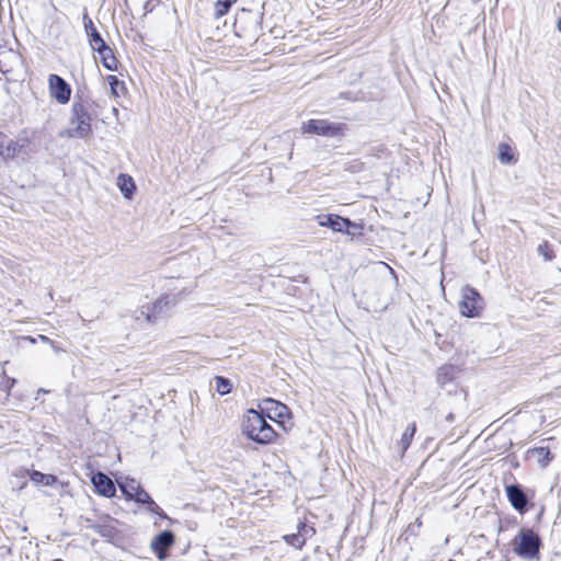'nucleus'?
Here are the masks:
<instances>
[{
	"instance_id": "obj_11",
	"label": "nucleus",
	"mask_w": 561,
	"mask_h": 561,
	"mask_svg": "<svg viewBox=\"0 0 561 561\" xmlns=\"http://www.w3.org/2000/svg\"><path fill=\"white\" fill-rule=\"evenodd\" d=\"M82 21H83V27H84L85 34L89 39V45L92 48V50L99 46L103 47L105 41L102 38L101 34L98 32L92 19L88 15L87 12L83 13Z\"/></svg>"
},
{
	"instance_id": "obj_6",
	"label": "nucleus",
	"mask_w": 561,
	"mask_h": 561,
	"mask_svg": "<svg viewBox=\"0 0 561 561\" xmlns=\"http://www.w3.org/2000/svg\"><path fill=\"white\" fill-rule=\"evenodd\" d=\"M264 407L262 408V413H266V416L277 423L282 424L285 420L290 419V410L284 403L276 401L274 399H265L263 400Z\"/></svg>"
},
{
	"instance_id": "obj_26",
	"label": "nucleus",
	"mask_w": 561,
	"mask_h": 561,
	"mask_svg": "<svg viewBox=\"0 0 561 561\" xmlns=\"http://www.w3.org/2000/svg\"><path fill=\"white\" fill-rule=\"evenodd\" d=\"M363 226L356 222H353L348 219V225L344 229V233L351 237H358L362 234Z\"/></svg>"
},
{
	"instance_id": "obj_9",
	"label": "nucleus",
	"mask_w": 561,
	"mask_h": 561,
	"mask_svg": "<svg viewBox=\"0 0 561 561\" xmlns=\"http://www.w3.org/2000/svg\"><path fill=\"white\" fill-rule=\"evenodd\" d=\"M314 528L306 525L305 523H299L297 526V533L291 535L284 536V540L290 546L301 549L305 545L306 540L309 537L314 535Z\"/></svg>"
},
{
	"instance_id": "obj_27",
	"label": "nucleus",
	"mask_w": 561,
	"mask_h": 561,
	"mask_svg": "<svg viewBox=\"0 0 561 561\" xmlns=\"http://www.w3.org/2000/svg\"><path fill=\"white\" fill-rule=\"evenodd\" d=\"M538 253L542 255L546 261H551L554 257L553 251L551 250L548 242L539 244Z\"/></svg>"
},
{
	"instance_id": "obj_34",
	"label": "nucleus",
	"mask_w": 561,
	"mask_h": 561,
	"mask_svg": "<svg viewBox=\"0 0 561 561\" xmlns=\"http://www.w3.org/2000/svg\"><path fill=\"white\" fill-rule=\"evenodd\" d=\"M47 392H48L47 390H45L44 388H41V389H38L37 394L47 393Z\"/></svg>"
},
{
	"instance_id": "obj_22",
	"label": "nucleus",
	"mask_w": 561,
	"mask_h": 561,
	"mask_svg": "<svg viewBox=\"0 0 561 561\" xmlns=\"http://www.w3.org/2000/svg\"><path fill=\"white\" fill-rule=\"evenodd\" d=\"M215 383L217 392L221 396L230 393L232 389L230 380L221 376L215 377Z\"/></svg>"
},
{
	"instance_id": "obj_12",
	"label": "nucleus",
	"mask_w": 561,
	"mask_h": 561,
	"mask_svg": "<svg viewBox=\"0 0 561 561\" xmlns=\"http://www.w3.org/2000/svg\"><path fill=\"white\" fill-rule=\"evenodd\" d=\"M318 224L321 227H329L333 231L344 232L345 227L348 225V219L337 215H323L318 217Z\"/></svg>"
},
{
	"instance_id": "obj_31",
	"label": "nucleus",
	"mask_w": 561,
	"mask_h": 561,
	"mask_svg": "<svg viewBox=\"0 0 561 561\" xmlns=\"http://www.w3.org/2000/svg\"><path fill=\"white\" fill-rule=\"evenodd\" d=\"M449 367H442L438 370L437 379L439 382L444 383L446 380L450 379L449 377Z\"/></svg>"
},
{
	"instance_id": "obj_29",
	"label": "nucleus",
	"mask_w": 561,
	"mask_h": 561,
	"mask_svg": "<svg viewBox=\"0 0 561 561\" xmlns=\"http://www.w3.org/2000/svg\"><path fill=\"white\" fill-rule=\"evenodd\" d=\"M133 500L139 504H148L152 499L149 493L140 486Z\"/></svg>"
},
{
	"instance_id": "obj_2",
	"label": "nucleus",
	"mask_w": 561,
	"mask_h": 561,
	"mask_svg": "<svg viewBox=\"0 0 561 561\" xmlns=\"http://www.w3.org/2000/svg\"><path fill=\"white\" fill-rule=\"evenodd\" d=\"M241 427L248 438L262 445L273 443L277 436L275 430L267 423L265 415L254 409L247 410Z\"/></svg>"
},
{
	"instance_id": "obj_32",
	"label": "nucleus",
	"mask_w": 561,
	"mask_h": 561,
	"mask_svg": "<svg viewBox=\"0 0 561 561\" xmlns=\"http://www.w3.org/2000/svg\"><path fill=\"white\" fill-rule=\"evenodd\" d=\"M39 339H41L43 342H45V343L53 344V341H51L49 337L45 336V335H39Z\"/></svg>"
},
{
	"instance_id": "obj_8",
	"label": "nucleus",
	"mask_w": 561,
	"mask_h": 561,
	"mask_svg": "<svg viewBox=\"0 0 561 561\" xmlns=\"http://www.w3.org/2000/svg\"><path fill=\"white\" fill-rule=\"evenodd\" d=\"M174 543V535L170 530H164L161 534H159L152 541H151V549L156 553V556L163 560L167 556V550Z\"/></svg>"
},
{
	"instance_id": "obj_17",
	"label": "nucleus",
	"mask_w": 561,
	"mask_h": 561,
	"mask_svg": "<svg viewBox=\"0 0 561 561\" xmlns=\"http://www.w3.org/2000/svg\"><path fill=\"white\" fill-rule=\"evenodd\" d=\"M134 318L138 322L145 321L147 323H156L158 319L150 305L141 306L135 310Z\"/></svg>"
},
{
	"instance_id": "obj_33",
	"label": "nucleus",
	"mask_w": 561,
	"mask_h": 561,
	"mask_svg": "<svg viewBox=\"0 0 561 561\" xmlns=\"http://www.w3.org/2000/svg\"><path fill=\"white\" fill-rule=\"evenodd\" d=\"M50 345H51V347H53V350H54L55 352H57V353H58V352H60V351H61V348H60V347H58V346H56L54 342H53V344H50Z\"/></svg>"
},
{
	"instance_id": "obj_18",
	"label": "nucleus",
	"mask_w": 561,
	"mask_h": 561,
	"mask_svg": "<svg viewBox=\"0 0 561 561\" xmlns=\"http://www.w3.org/2000/svg\"><path fill=\"white\" fill-rule=\"evenodd\" d=\"M20 151V146L14 140H9L8 142H0V156L8 160L13 159Z\"/></svg>"
},
{
	"instance_id": "obj_4",
	"label": "nucleus",
	"mask_w": 561,
	"mask_h": 561,
	"mask_svg": "<svg viewBox=\"0 0 561 561\" xmlns=\"http://www.w3.org/2000/svg\"><path fill=\"white\" fill-rule=\"evenodd\" d=\"M483 309V299L480 294L470 286H465L461 289V300L459 302V310L463 317L476 318L479 317Z\"/></svg>"
},
{
	"instance_id": "obj_30",
	"label": "nucleus",
	"mask_w": 561,
	"mask_h": 561,
	"mask_svg": "<svg viewBox=\"0 0 561 561\" xmlns=\"http://www.w3.org/2000/svg\"><path fill=\"white\" fill-rule=\"evenodd\" d=\"M147 510L150 512V513H153V514H157V515H160V516H165L163 511L161 510V507L153 501L151 500L148 504H147Z\"/></svg>"
},
{
	"instance_id": "obj_1",
	"label": "nucleus",
	"mask_w": 561,
	"mask_h": 561,
	"mask_svg": "<svg viewBox=\"0 0 561 561\" xmlns=\"http://www.w3.org/2000/svg\"><path fill=\"white\" fill-rule=\"evenodd\" d=\"M91 107L92 104L88 100H76L72 103L69 127L65 129L60 136L76 139H85L92 134L91 128Z\"/></svg>"
},
{
	"instance_id": "obj_25",
	"label": "nucleus",
	"mask_w": 561,
	"mask_h": 561,
	"mask_svg": "<svg viewBox=\"0 0 561 561\" xmlns=\"http://www.w3.org/2000/svg\"><path fill=\"white\" fill-rule=\"evenodd\" d=\"M15 385V379L7 377L4 374L0 376V389L3 390L5 397L9 396L10 390Z\"/></svg>"
},
{
	"instance_id": "obj_19",
	"label": "nucleus",
	"mask_w": 561,
	"mask_h": 561,
	"mask_svg": "<svg viewBox=\"0 0 561 561\" xmlns=\"http://www.w3.org/2000/svg\"><path fill=\"white\" fill-rule=\"evenodd\" d=\"M119 488L127 500H133L140 489V484L135 479H126L124 482L119 483Z\"/></svg>"
},
{
	"instance_id": "obj_16",
	"label": "nucleus",
	"mask_w": 561,
	"mask_h": 561,
	"mask_svg": "<svg viewBox=\"0 0 561 561\" xmlns=\"http://www.w3.org/2000/svg\"><path fill=\"white\" fill-rule=\"evenodd\" d=\"M117 186L122 192L123 196L127 199H130L133 197L134 192L136 190V184L133 178L124 173H121L117 176Z\"/></svg>"
},
{
	"instance_id": "obj_14",
	"label": "nucleus",
	"mask_w": 561,
	"mask_h": 561,
	"mask_svg": "<svg viewBox=\"0 0 561 561\" xmlns=\"http://www.w3.org/2000/svg\"><path fill=\"white\" fill-rule=\"evenodd\" d=\"M93 50L99 53L101 57V62L104 68H106L110 71L117 70V59L115 58L111 47H108L106 43H104L103 47L99 46Z\"/></svg>"
},
{
	"instance_id": "obj_23",
	"label": "nucleus",
	"mask_w": 561,
	"mask_h": 561,
	"mask_svg": "<svg viewBox=\"0 0 561 561\" xmlns=\"http://www.w3.org/2000/svg\"><path fill=\"white\" fill-rule=\"evenodd\" d=\"M106 80L111 87V92L114 96H119L124 92L125 85L117 79V77L111 75L106 78Z\"/></svg>"
},
{
	"instance_id": "obj_21",
	"label": "nucleus",
	"mask_w": 561,
	"mask_h": 561,
	"mask_svg": "<svg viewBox=\"0 0 561 561\" xmlns=\"http://www.w3.org/2000/svg\"><path fill=\"white\" fill-rule=\"evenodd\" d=\"M31 480L35 484H42V485H54L57 482V478L53 474H46L42 473L39 471H33L31 473Z\"/></svg>"
},
{
	"instance_id": "obj_28",
	"label": "nucleus",
	"mask_w": 561,
	"mask_h": 561,
	"mask_svg": "<svg viewBox=\"0 0 561 561\" xmlns=\"http://www.w3.org/2000/svg\"><path fill=\"white\" fill-rule=\"evenodd\" d=\"M232 1L230 0H218L216 3V15L222 16L226 14L231 7Z\"/></svg>"
},
{
	"instance_id": "obj_15",
	"label": "nucleus",
	"mask_w": 561,
	"mask_h": 561,
	"mask_svg": "<svg viewBox=\"0 0 561 561\" xmlns=\"http://www.w3.org/2000/svg\"><path fill=\"white\" fill-rule=\"evenodd\" d=\"M178 302V299L174 295H163L158 298L151 306L152 311L157 317L171 308H173Z\"/></svg>"
},
{
	"instance_id": "obj_24",
	"label": "nucleus",
	"mask_w": 561,
	"mask_h": 561,
	"mask_svg": "<svg viewBox=\"0 0 561 561\" xmlns=\"http://www.w3.org/2000/svg\"><path fill=\"white\" fill-rule=\"evenodd\" d=\"M500 153H499V160L502 163H511L514 159L513 154L511 153V148L506 144H501L499 147Z\"/></svg>"
},
{
	"instance_id": "obj_13",
	"label": "nucleus",
	"mask_w": 561,
	"mask_h": 561,
	"mask_svg": "<svg viewBox=\"0 0 561 561\" xmlns=\"http://www.w3.org/2000/svg\"><path fill=\"white\" fill-rule=\"evenodd\" d=\"M506 494L512 506L517 511H524L527 506V497L518 485L506 486Z\"/></svg>"
},
{
	"instance_id": "obj_20",
	"label": "nucleus",
	"mask_w": 561,
	"mask_h": 561,
	"mask_svg": "<svg viewBox=\"0 0 561 561\" xmlns=\"http://www.w3.org/2000/svg\"><path fill=\"white\" fill-rule=\"evenodd\" d=\"M415 431H416V426L414 423H412L411 425H409L404 433L402 434V437L399 442V446L401 448V455H403L405 453V450L409 448L412 439H413V436L415 434Z\"/></svg>"
},
{
	"instance_id": "obj_5",
	"label": "nucleus",
	"mask_w": 561,
	"mask_h": 561,
	"mask_svg": "<svg viewBox=\"0 0 561 561\" xmlns=\"http://www.w3.org/2000/svg\"><path fill=\"white\" fill-rule=\"evenodd\" d=\"M342 130L341 124L331 123L328 119H309L301 126L304 134L334 137Z\"/></svg>"
},
{
	"instance_id": "obj_10",
	"label": "nucleus",
	"mask_w": 561,
	"mask_h": 561,
	"mask_svg": "<svg viewBox=\"0 0 561 561\" xmlns=\"http://www.w3.org/2000/svg\"><path fill=\"white\" fill-rule=\"evenodd\" d=\"M96 492L105 497H113L116 489L114 482L104 473L98 472L91 479Z\"/></svg>"
},
{
	"instance_id": "obj_3",
	"label": "nucleus",
	"mask_w": 561,
	"mask_h": 561,
	"mask_svg": "<svg viewBox=\"0 0 561 561\" xmlns=\"http://www.w3.org/2000/svg\"><path fill=\"white\" fill-rule=\"evenodd\" d=\"M540 538L530 529H523L514 539V551L522 558L533 560L538 558Z\"/></svg>"
},
{
	"instance_id": "obj_35",
	"label": "nucleus",
	"mask_w": 561,
	"mask_h": 561,
	"mask_svg": "<svg viewBox=\"0 0 561 561\" xmlns=\"http://www.w3.org/2000/svg\"><path fill=\"white\" fill-rule=\"evenodd\" d=\"M558 28H559V31L561 32V19H560V20H559V22H558Z\"/></svg>"
},
{
	"instance_id": "obj_7",
	"label": "nucleus",
	"mask_w": 561,
	"mask_h": 561,
	"mask_svg": "<svg viewBox=\"0 0 561 561\" xmlns=\"http://www.w3.org/2000/svg\"><path fill=\"white\" fill-rule=\"evenodd\" d=\"M50 95L60 104H66L70 100V85L59 76L50 75L48 78Z\"/></svg>"
}]
</instances>
